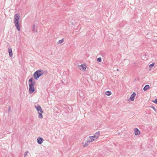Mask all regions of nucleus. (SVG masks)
Masks as SVG:
<instances>
[{"label": "nucleus", "mask_w": 157, "mask_h": 157, "mask_svg": "<svg viewBox=\"0 0 157 157\" xmlns=\"http://www.w3.org/2000/svg\"><path fill=\"white\" fill-rule=\"evenodd\" d=\"M20 18L19 14H16L14 15V23L17 30L18 31L20 30V25L19 23V20Z\"/></svg>", "instance_id": "f257e3e1"}, {"label": "nucleus", "mask_w": 157, "mask_h": 157, "mask_svg": "<svg viewBox=\"0 0 157 157\" xmlns=\"http://www.w3.org/2000/svg\"><path fill=\"white\" fill-rule=\"evenodd\" d=\"M44 71L42 70H38L34 73L33 75V77L35 80H37L40 76L44 74Z\"/></svg>", "instance_id": "f03ea898"}, {"label": "nucleus", "mask_w": 157, "mask_h": 157, "mask_svg": "<svg viewBox=\"0 0 157 157\" xmlns=\"http://www.w3.org/2000/svg\"><path fill=\"white\" fill-rule=\"evenodd\" d=\"M29 82L30 83L29 84V86H34L36 84V82L34 80H33V78H31L29 79Z\"/></svg>", "instance_id": "7ed1b4c3"}, {"label": "nucleus", "mask_w": 157, "mask_h": 157, "mask_svg": "<svg viewBox=\"0 0 157 157\" xmlns=\"http://www.w3.org/2000/svg\"><path fill=\"white\" fill-rule=\"evenodd\" d=\"M35 106L38 112H40L41 113H43V110H42L39 104H38L37 105H35Z\"/></svg>", "instance_id": "20e7f679"}, {"label": "nucleus", "mask_w": 157, "mask_h": 157, "mask_svg": "<svg viewBox=\"0 0 157 157\" xmlns=\"http://www.w3.org/2000/svg\"><path fill=\"white\" fill-rule=\"evenodd\" d=\"M29 93L30 94L33 93L35 91V88L34 86H29Z\"/></svg>", "instance_id": "39448f33"}, {"label": "nucleus", "mask_w": 157, "mask_h": 157, "mask_svg": "<svg viewBox=\"0 0 157 157\" xmlns=\"http://www.w3.org/2000/svg\"><path fill=\"white\" fill-rule=\"evenodd\" d=\"M78 66L80 70H85L86 68V66L85 64H82L80 65H78Z\"/></svg>", "instance_id": "423d86ee"}, {"label": "nucleus", "mask_w": 157, "mask_h": 157, "mask_svg": "<svg viewBox=\"0 0 157 157\" xmlns=\"http://www.w3.org/2000/svg\"><path fill=\"white\" fill-rule=\"evenodd\" d=\"M8 52L10 57H12L13 55L12 51L11 48L10 47H9L8 48Z\"/></svg>", "instance_id": "0eeeda50"}, {"label": "nucleus", "mask_w": 157, "mask_h": 157, "mask_svg": "<svg viewBox=\"0 0 157 157\" xmlns=\"http://www.w3.org/2000/svg\"><path fill=\"white\" fill-rule=\"evenodd\" d=\"M44 140L42 137H39L37 139V142L39 144H40L42 143Z\"/></svg>", "instance_id": "6e6552de"}, {"label": "nucleus", "mask_w": 157, "mask_h": 157, "mask_svg": "<svg viewBox=\"0 0 157 157\" xmlns=\"http://www.w3.org/2000/svg\"><path fill=\"white\" fill-rule=\"evenodd\" d=\"M136 95V94L135 92H133L131 94L130 97V99H131V101H133L134 100L135 97Z\"/></svg>", "instance_id": "1a4fd4ad"}, {"label": "nucleus", "mask_w": 157, "mask_h": 157, "mask_svg": "<svg viewBox=\"0 0 157 157\" xmlns=\"http://www.w3.org/2000/svg\"><path fill=\"white\" fill-rule=\"evenodd\" d=\"M135 135L136 136L140 135V131L137 128L134 129Z\"/></svg>", "instance_id": "9d476101"}, {"label": "nucleus", "mask_w": 157, "mask_h": 157, "mask_svg": "<svg viewBox=\"0 0 157 157\" xmlns=\"http://www.w3.org/2000/svg\"><path fill=\"white\" fill-rule=\"evenodd\" d=\"M150 88V86L148 85H146L143 88V90L144 91H146Z\"/></svg>", "instance_id": "9b49d317"}, {"label": "nucleus", "mask_w": 157, "mask_h": 157, "mask_svg": "<svg viewBox=\"0 0 157 157\" xmlns=\"http://www.w3.org/2000/svg\"><path fill=\"white\" fill-rule=\"evenodd\" d=\"M95 136L96 137V139H97L98 138V136L100 135V132L99 131H98L95 134Z\"/></svg>", "instance_id": "f8f14e48"}, {"label": "nucleus", "mask_w": 157, "mask_h": 157, "mask_svg": "<svg viewBox=\"0 0 157 157\" xmlns=\"http://www.w3.org/2000/svg\"><path fill=\"white\" fill-rule=\"evenodd\" d=\"M90 141L88 140L85 143V144L83 145L84 147H85L87 146L88 144H90Z\"/></svg>", "instance_id": "ddd939ff"}, {"label": "nucleus", "mask_w": 157, "mask_h": 157, "mask_svg": "<svg viewBox=\"0 0 157 157\" xmlns=\"http://www.w3.org/2000/svg\"><path fill=\"white\" fill-rule=\"evenodd\" d=\"M112 94V93L110 91H107L105 92V94L107 96H110Z\"/></svg>", "instance_id": "4468645a"}, {"label": "nucleus", "mask_w": 157, "mask_h": 157, "mask_svg": "<svg viewBox=\"0 0 157 157\" xmlns=\"http://www.w3.org/2000/svg\"><path fill=\"white\" fill-rule=\"evenodd\" d=\"M43 113H41V112H38V113L39 114L38 118L40 119H42L43 118V115L42 114Z\"/></svg>", "instance_id": "2eb2a0df"}, {"label": "nucleus", "mask_w": 157, "mask_h": 157, "mask_svg": "<svg viewBox=\"0 0 157 157\" xmlns=\"http://www.w3.org/2000/svg\"><path fill=\"white\" fill-rule=\"evenodd\" d=\"M35 27L36 25L35 24H33V32H36L37 31V30H36L35 29Z\"/></svg>", "instance_id": "dca6fc26"}, {"label": "nucleus", "mask_w": 157, "mask_h": 157, "mask_svg": "<svg viewBox=\"0 0 157 157\" xmlns=\"http://www.w3.org/2000/svg\"><path fill=\"white\" fill-rule=\"evenodd\" d=\"M64 40L63 39L59 40L58 42V44H60L62 43L64 41Z\"/></svg>", "instance_id": "f3484780"}, {"label": "nucleus", "mask_w": 157, "mask_h": 157, "mask_svg": "<svg viewBox=\"0 0 157 157\" xmlns=\"http://www.w3.org/2000/svg\"><path fill=\"white\" fill-rule=\"evenodd\" d=\"M155 64V63L153 62L152 64H150L149 66V67L150 68H152L154 66Z\"/></svg>", "instance_id": "a211bd4d"}, {"label": "nucleus", "mask_w": 157, "mask_h": 157, "mask_svg": "<svg viewBox=\"0 0 157 157\" xmlns=\"http://www.w3.org/2000/svg\"><path fill=\"white\" fill-rule=\"evenodd\" d=\"M90 139H88V140H89V141H90V142H92L94 140H95V139H94L93 138L89 137Z\"/></svg>", "instance_id": "6ab92c4d"}, {"label": "nucleus", "mask_w": 157, "mask_h": 157, "mask_svg": "<svg viewBox=\"0 0 157 157\" xmlns=\"http://www.w3.org/2000/svg\"><path fill=\"white\" fill-rule=\"evenodd\" d=\"M97 61L99 62H101V57L98 58L97 59Z\"/></svg>", "instance_id": "aec40b11"}, {"label": "nucleus", "mask_w": 157, "mask_h": 157, "mask_svg": "<svg viewBox=\"0 0 157 157\" xmlns=\"http://www.w3.org/2000/svg\"><path fill=\"white\" fill-rule=\"evenodd\" d=\"M29 153V151H26L25 153L24 154V156L25 157H26L27 155V154Z\"/></svg>", "instance_id": "412c9836"}, {"label": "nucleus", "mask_w": 157, "mask_h": 157, "mask_svg": "<svg viewBox=\"0 0 157 157\" xmlns=\"http://www.w3.org/2000/svg\"><path fill=\"white\" fill-rule=\"evenodd\" d=\"M152 101L155 104H157V98L155 99L154 100Z\"/></svg>", "instance_id": "4be33fe9"}, {"label": "nucleus", "mask_w": 157, "mask_h": 157, "mask_svg": "<svg viewBox=\"0 0 157 157\" xmlns=\"http://www.w3.org/2000/svg\"><path fill=\"white\" fill-rule=\"evenodd\" d=\"M150 107L152 109H153L155 111L156 110V109L155 108V107L152 105H151L150 106Z\"/></svg>", "instance_id": "5701e85b"}, {"label": "nucleus", "mask_w": 157, "mask_h": 157, "mask_svg": "<svg viewBox=\"0 0 157 157\" xmlns=\"http://www.w3.org/2000/svg\"><path fill=\"white\" fill-rule=\"evenodd\" d=\"M89 137L92 138H93L94 139H95V140H96V137L95 136V135H94V136H90Z\"/></svg>", "instance_id": "b1692460"}, {"label": "nucleus", "mask_w": 157, "mask_h": 157, "mask_svg": "<svg viewBox=\"0 0 157 157\" xmlns=\"http://www.w3.org/2000/svg\"><path fill=\"white\" fill-rule=\"evenodd\" d=\"M11 111V107L10 106H9L8 112L9 113Z\"/></svg>", "instance_id": "393cba45"}, {"label": "nucleus", "mask_w": 157, "mask_h": 157, "mask_svg": "<svg viewBox=\"0 0 157 157\" xmlns=\"http://www.w3.org/2000/svg\"><path fill=\"white\" fill-rule=\"evenodd\" d=\"M142 59L143 60H146L147 59V57H146L145 58H145H144V56L143 57H142Z\"/></svg>", "instance_id": "a878e982"}, {"label": "nucleus", "mask_w": 157, "mask_h": 157, "mask_svg": "<svg viewBox=\"0 0 157 157\" xmlns=\"http://www.w3.org/2000/svg\"><path fill=\"white\" fill-rule=\"evenodd\" d=\"M117 71H119V69H117Z\"/></svg>", "instance_id": "bb28decb"}, {"label": "nucleus", "mask_w": 157, "mask_h": 157, "mask_svg": "<svg viewBox=\"0 0 157 157\" xmlns=\"http://www.w3.org/2000/svg\"><path fill=\"white\" fill-rule=\"evenodd\" d=\"M46 71V72L47 71Z\"/></svg>", "instance_id": "cd10ccee"}, {"label": "nucleus", "mask_w": 157, "mask_h": 157, "mask_svg": "<svg viewBox=\"0 0 157 157\" xmlns=\"http://www.w3.org/2000/svg\"><path fill=\"white\" fill-rule=\"evenodd\" d=\"M46 71V72L47 71Z\"/></svg>", "instance_id": "c85d7f7f"}]
</instances>
